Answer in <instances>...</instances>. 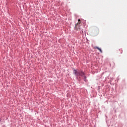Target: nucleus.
<instances>
[{
  "label": "nucleus",
  "mask_w": 127,
  "mask_h": 127,
  "mask_svg": "<svg viewBox=\"0 0 127 127\" xmlns=\"http://www.w3.org/2000/svg\"><path fill=\"white\" fill-rule=\"evenodd\" d=\"M95 48L96 49H98V50H99L101 53H103V51H102V50L101 49V48H100L98 47H95Z\"/></svg>",
  "instance_id": "7ed1b4c3"
},
{
  "label": "nucleus",
  "mask_w": 127,
  "mask_h": 127,
  "mask_svg": "<svg viewBox=\"0 0 127 127\" xmlns=\"http://www.w3.org/2000/svg\"><path fill=\"white\" fill-rule=\"evenodd\" d=\"M80 23H81V20H80V19H79L78 20V23H77L75 25V29H76V30H78V25L80 24Z\"/></svg>",
  "instance_id": "f03ea898"
},
{
  "label": "nucleus",
  "mask_w": 127,
  "mask_h": 127,
  "mask_svg": "<svg viewBox=\"0 0 127 127\" xmlns=\"http://www.w3.org/2000/svg\"><path fill=\"white\" fill-rule=\"evenodd\" d=\"M73 74H74L75 76L79 77V79H81V77L82 78H83L84 81H86V77L85 76V73H84L82 70L73 69Z\"/></svg>",
  "instance_id": "f257e3e1"
}]
</instances>
